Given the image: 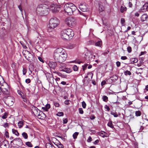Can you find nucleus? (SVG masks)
Returning <instances> with one entry per match:
<instances>
[{
  "instance_id": "c9c22d12",
  "label": "nucleus",
  "mask_w": 148,
  "mask_h": 148,
  "mask_svg": "<svg viewBox=\"0 0 148 148\" xmlns=\"http://www.w3.org/2000/svg\"><path fill=\"white\" fill-rule=\"evenodd\" d=\"M13 140L19 142L20 143H22V140L20 138H16Z\"/></svg>"
},
{
  "instance_id": "cd10ccee",
  "label": "nucleus",
  "mask_w": 148,
  "mask_h": 148,
  "mask_svg": "<svg viewBox=\"0 0 148 148\" xmlns=\"http://www.w3.org/2000/svg\"><path fill=\"white\" fill-rule=\"evenodd\" d=\"M79 132H76L73 134V136L74 139H75L77 138V136L79 134Z\"/></svg>"
},
{
  "instance_id": "9d476101",
  "label": "nucleus",
  "mask_w": 148,
  "mask_h": 148,
  "mask_svg": "<svg viewBox=\"0 0 148 148\" xmlns=\"http://www.w3.org/2000/svg\"><path fill=\"white\" fill-rule=\"evenodd\" d=\"M47 80L51 84L54 83L53 78L52 74L49 73H47L45 74Z\"/></svg>"
},
{
  "instance_id": "0e129e2a",
  "label": "nucleus",
  "mask_w": 148,
  "mask_h": 148,
  "mask_svg": "<svg viewBox=\"0 0 148 148\" xmlns=\"http://www.w3.org/2000/svg\"><path fill=\"white\" fill-rule=\"evenodd\" d=\"M106 82L105 81V80L101 82V86H103V85H105V84H106Z\"/></svg>"
},
{
  "instance_id": "e2e57ef3",
  "label": "nucleus",
  "mask_w": 148,
  "mask_h": 148,
  "mask_svg": "<svg viewBox=\"0 0 148 148\" xmlns=\"http://www.w3.org/2000/svg\"><path fill=\"white\" fill-rule=\"evenodd\" d=\"M69 100H66L64 101V103L65 104L68 105L69 104Z\"/></svg>"
},
{
  "instance_id": "6e6552de",
  "label": "nucleus",
  "mask_w": 148,
  "mask_h": 148,
  "mask_svg": "<svg viewBox=\"0 0 148 148\" xmlns=\"http://www.w3.org/2000/svg\"><path fill=\"white\" fill-rule=\"evenodd\" d=\"M23 53L25 58L29 61L31 62L33 61L34 59L33 56L29 52L24 50L23 52Z\"/></svg>"
},
{
  "instance_id": "1a4fd4ad",
  "label": "nucleus",
  "mask_w": 148,
  "mask_h": 148,
  "mask_svg": "<svg viewBox=\"0 0 148 148\" xmlns=\"http://www.w3.org/2000/svg\"><path fill=\"white\" fill-rule=\"evenodd\" d=\"M84 57L86 60H93V55L91 51H88L86 52Z\"/></svg>"
},
{
  "instance_id": "c756f323",
  "label": "nucleus",
  "mask_w": 148,
  "mask_h": 148,
  "mask_svg": "<svg viewBox=\"0 0 148 148\" xmlns=\"http://www.w3.org/2000/svg\"><path fill=\"white\" fill-rule=\"evenodd\" d=\"M102 99L104 101L106 102H107L108 101V97L105 95L103 96L102 97Z\"/></svg>"
},
{
  "instance_id": "79ce46f5",
  "label": "nucleus",
  "mask_w": 148,
  "mask_h": 148,
  "mask_svg": "<svg viewBox=\"0 0 148 148\" xmlns=\"http://www.w3.org/2000/svg\"><path fill=\"white\" fill-rule=\"evenodd\" d=\"M56 115L58 116H62L64 115V113L62 112H59L56 114Z\"/></svg>"
},
{
  "instance_id": "f8f14e48",
  "label": "nucleus",
  "mask_w": 148,
  "mask_h": 148,
  "mask_svg": "<svg viewBox=\"0 0 148 148\" xmlns=\"http://www.w3.org/2000/svg\"><path fill=\"white\" fill-rule=\"evenodd\" d=\"M48 65L50 68L54 69L56 65V63L55 62H49Z\"/></svg>"
},
{
  "instance_id": "72a5a7b5",
  "label": "nucleus",
  "mask_w": 148,
  "mask_h": 148,
  "mask_svg": "<svg viewBox=\"0 0 148 148\" xmlns=\"http://www.w3.org/2000/svg\"><path fill=\"white\" fill-rule=\"evenodd\" d=\"M25 144L29 147H32V145L31 143L30 142H27Z\"/></svg>"
},
{
  "instance_id": "6e6d98bb",
  "label": "nucleus",
  "mask_w": 148,
  "mask_h": 148,
  "mask_svg": "<svg viewBox=\"0 0 148 148\" xmlns=\"http://www.w3.org/2000/svg\"><path fill=\"white\" fill-rule=\"evenodd\" d=\"M121 23L122 25H123L125 22V19L123 18H122L121 20Z\"/></svg>"
},
{
  "instance_id": "8fccbe9b",
  "label": "nucleus",
  "mask_w": 148,
  "mask_h": 148,
  "mask_svg": "<svg viewBox=\"0 0 148 148\" xmlns=\"http://www.w3.org/2000/svg\"><path fill=\"white\" fill-rule=\"evenodd\" d=\"M53 104L56 107H58L59 106V103L57 102H53Z\"/></svg>"
},
{
  "instance_id": "49530a36",
  "label": "nucleus",
  "mask_w": 148,
  "mask_h": 148,
  "mask_svg": "<svg viewBox=\"0 0 148 148\" xmlns=\"http://www.w3.org/2000/svg\"><path fill=\"white\" fill-rule=\"evenodd\" d=\"M82 105L83 108H86V104L84 101H83L82 102Z\"/></svg>"
},
{
  "instance_id": "f3484780",
  "label": "nucleus",
  "mask_w": 148,
  "mask_h": 148,
  "mask_svg": "<svg viewBox=\"0 0 148 148\" xmlns=\"http://www.w3.org/2000/svg\"><path fill=\"white\" fill-rule=\"evenodd\" d=\"M41 1L44 3L42 4H47L48 3H49V4L48 5L49 6V5H50V1H51V0H40Z\"/></svg>"
},
{
  "instance_id": "bf43d9fd",
  "label": "nucleus",
  "mask_w": 148,
  "mask_h": 148,
  "mask_svg": "<svg viewBox=\"0 0 148 148\" xmlns=\"http://www.w3.org/2000/svg\"><path fill=\"white\" fill-rule=\"evenodd\" d=\"M127 57L125 56H122L121 57V59L122 60H125L127 59Z\"/></svg>"
},
{
  "instance_id": "bb28decb",
  "label": "nucleus",
  "mask_w": 148,
  "mask_h": 148,
  "mask_svg": "<svg viewBox=\"0 0 148 148\" xmlns=\"http://www.w3.org/2000/svg\"><path fill=\"white\" fill-rule=\"evenodd\" d=\"M22 135L23 137L25 139H27L28 138V135L25 132H23L22 134Z\"/></svg>"
},
{
  "instance_id": "4468645a",
  "label": "nucleus",
  "mask_w": 148,
  "mask_h": 148,
  "mask_svg": "<svg viewBox=\"0 0 148 148\" xmlns=\"http://www.w3.org/2000/svg\"><path fill=\"white\" fill-rule=\"evenodd\" d=\"M7 101L8 103V105L10 106L14 103V102L12 99L10 98H8L7 100Z\"/></svg>"
},
{
  "instance_id": "393cba45",
  "label": "nucleus",
  "mask_w": 148,
  "mask_h": 148,
  "mask_svg": "<svg viewBox=\"0 0 148 148\" xmlns=\"http://www.w3.org/2000/svg\"><path fill=\"white\" fill-rule=\"evenodd\" d=\"M12 132L16 136H18L19 135V133L17 130L13 129H12Z\"/></svg>"
},
{
  "instance_id": "7ed1b4c3",
  "label": "nucleus",
  "mask_w": 148,
  "mask_h": 148,
  "mask_svg": "<svg viewBox=\"0 0 148 148\" xmlns=\"http://www.w3.org/2000/svg\"><path fill=\"white\" fill-rule=\"evenodd\" d=\"M77 9V7L72 3H67L64 7V11L68 15H71Z\"/></svg>"
},
{
  "instance_id": "dca6fc26",
  "label": "nucleus",
  "mask_w": 148,
  "mask_h": 148,
  "mask_svg": "<svg viewBox=\"0 0 148 148\" xmlns=\"http://www.w3.org/2000/svg\"><path fill=\"white\" fill-rule=\"evenodd\" d=\"M148 18L147 15L146 14H143L141 17L142 20L143 21H145L147 20Z\"/></svg>"
},
{
  "instance_id": "9b49d317",
  "label": "nucleus",
  "mask_w": 148,
  "mask_h": 148,
  "mask_svg": "<svg viewBox=\"0 0 148 148\" xmlns=\"http://www.w3.org/2000/svg\"><path fill=\"white\" fill-rule=\"evenodd\" d=\"M79 8L80 10L83 12H87L88 10V9L85 5H84L80 4L79 6Z\"/></svg>"
},
{
  "instance_id": "4c0bfd02",
  "label": "nucleus",
  "mask_w": 148,
  "mask_h": 148,
  "mask_svg": "<svg viewBox=\"0 0 148 148\" xmlns=\"http://www.w3.org/2000/svg\"><path fill=\"white\" fill-rule=\"evenodd\" d=\"M124 73L125 75H130L131 74V72L130 71H126L124 72Z\"/></svg>"
},
{
  "instance_id": "69168bd1",
  "label": "nucleus",
  "mask_w": 148,
  "mask_h": 148,
  "mask_svg": "<svg viewBox=\"0 0 148 148\" xmlns=\"http://www.w3.org/2000/svg\"><path fill=\"white\" fill-rule=\"evenodd\" d=\"M18 8H19V10L21 11V12L22 13L23 12V9L22 8L21 6V5H19L18 6Z\"/></svg>"
},
{
  "instance_id": "3c124183",
  "label": "nucleus",
  "mask_w": 148,
  "mask_h": 148,
  "mask_svg": "<svg viewBox=\"0 0 148 148\" xmlns=\"http://www.w3.org/2000/svg\"><path fill=\"white\" fill-rule=\"evenodd\" d=\"M104 108L105 109H106V110L108 111H109L110 109L109 107L107 105H105L104 106Z\"/></svg>"
},
{
  "instance_id": "5fc2aeb1",
  "label": "nucleus",
  "mask_w": 148,
  "mask_h": 148,
  "mask_svg": "<svg viewBox=\"0 0 148 148\" xmlns=\"http://www.w3.org/2000/svg\"><path fill=\"white\" fill-rule=\"evenodd\" d=\"M131 47H127V50L129 53H130L131 52Z\"/></svg>"
},
{
  "instance_id": "c03bdc74",
  "label": "nucleus",
  "mask_w": 148,
  "mask_h": 148,
  "mask_svg": "<svg viewBox=\"0 0 148 148\" xmlns=\"http://www.w3.org/2000/svg\"><path fill=\"white\" fill-rule=\"evenodd\" d=\"M22 97L23 99V101L24 102H27V98H26L25 96V95H23V97Z\"/></svg>"
},
{
  "instance_id": "6ab92c4d",
  "label": "nucleus",
  "mask_w": 148,
  "mask_h": 148,
  "mask_svg": "<svg viewBox=\"0 0 148 148\" xmlns=\"http://www.w3.org/2000/svg\"><path fill=\"white\" fill-rule=\"evenodd\" d=\"M148 7V2H146L141 8L142 10H147Z\"/></svg>"
},
{
  "instance_id": "774afa93",
  "label": "nucleus",
  "mask_w": 148,
  "mask_h": 148,
  "mask_svg": "<svg viewBox=\"0 0 148 148\" xmlns=\"http://www.w3.org/2000/svg\"><path fill=\"white\" fill-rule=\"evenodd\" d=\"M129 6L130 7V8H131L132 7V4L131 3V2H130V1H129Z\"/></svg>"
},
{
  "instance_id": "13d9d810",
  "label": "nucleus",
  "mask_w": 148,
  "mask_h": 148,
  "mask_svg": "<svg viewBox=\"0 0 148 148\" xmlns=\"http://www.w3.org/2000/svg\"><path fill=\"white\" fill-rule=\"evenodd\" d=\"M116 66L117 67H119L120 66L121 63L119 61H117L116 63Z\"/></svg>"
},
{
  "instance_id": "7c9ffc66",
  "label": "nucleus",
  "mask_w": 148,
  "mask_h": 148,
  "mask_svg": "<svg viewBox=\"0 0 148 148\" xmlns=\"http://www.w3.org/2000/svg\"><path fill=\"white\" fill-rule=\"evenodd\" d=\"M108 125L111 128H113L114 126L111 121H110L108 123Z\"/></svg>"
},
{
  "instance_id": "052dcab7",
  "label": "nucleus",
  "mask_w": 148,
  "mask_h": 148,
  "mask_svg": "<svg viewBox=\"0 0 148 148\" xmlns=\"http://www.w3.org/2000/svg\"><path fill=\"white\" fill-rule=\"evenodd\" d=\"M89 75L91 76V77H92V74L91 73H90V72L89 73L87 74V76H86V77L87 78V77H88V76Z\"/></svg>"
},
{
  "instance_id": "58836bf2",
  "label": "nucleus",
  "mask_w": 148,
  "mask_h": 148,
  "mask_svg": "<svg viewBox=\"0 0 148 148\" xmlns=\"http://www.w3.org/2000/svg\"><path fill=\"white\" fill-rule=\"evenodd\" d=\"M111 114L113 115L115 117H116L118 116V115L117 113L114 112H111Z\"/></svg>"
},
{
  "instance_id": "338daca9",
  "label": "nucleus",
  "mask_w": 148,
  "mask_h": 148,
  "mask_svg": "<svg viewBox=\"0 0 148 148\" xmlns=\"http://www.w3.org/2000/svg\"><path fill=\"white\" fill-rule=\"evenodd\" d=\"M99 135H100V136H102L104 138L105 137V136L104 135V134L103 132H99Z\"/></svg>"
},
{
  "instance_id": "a878e982",
  "label": "nucleus",
  "mask_w": 148,
  "mask_h": 148,
  "mask_svg": "<svg viewBox=\"0 0 148 148\" xmlns=\"http://www.w3.org/2000/svg\"><path fill=\"white\" fill-rule=\"evenodd\" d=\"M99 10L100 12L103 11L104 10V7L101 5L99 3Z\"/></svg>"
},
{
  "instance_id": "864d4df0",
  "label": "nucleus",
  "mask_w": 148,
  "mask_h": 148,
  "mask_svg": "<svg viewBox=\"0 0 148 148\" xmlns=\"http://www.w3.org/2000/svg\"><path fill=\"white\" fill-rule=\"evenodd\" d=\"M68 122V119H63V122L64 124H66Z\"/></svg>"
},
{
  "instance_id": "09e8293b",
  "label": "nucleus",
  "mask_w": 148,
  "mask_h": 148,
  "mask_svg": "<svg viewBox=\"0 0 148 148\" xmlns=\"http://www.w3.org/2000/svg\"><path fill=\"white\" fill-rule=\"evenodd\" d=\"M79 112L80 114H82L84 113V111L83 110V109L82 108H80L79 109Z\"/></svg>"
},
{
  "instance_id": "2eb2a0df",
  "label": "nucleus",
  "mask_w": 148,
  "mask_h": 148,
  "mask_svg": "<svg viewBox=\"0 0 148 148\" xmlns=\"http://www.w3.org/2000/svg\"><path fill=\"white\" fill-rule=\"evenodd\" d=\"M63 71L67 73H70L72 71V69L70 68L66 67L62 71Z\"/></svg>"
},
{
  "instance_id": "2f4dec72",
  "label": "nucleus",
  "mask_w": 148,
  "mask_h": 148,
  "mask_svg": "<svg viewBox=\"0 0 148 148\" xmlns=\"http://www.w3.org/2000/svg\"><path fill=\"white\" fill-rule=\"evenodd\" d=\"M135 115L137 116H140L141 114V113L140 111H138L135 112Z\"/></svg>"
},
{
  "instance_id": "4be33fe9",
  "label": "nucleus",
  "mask_w": 148,
  "mask_h": 148,
  "mask_svg": "<svg viewBox=\"0 0 148 148\" xmlns=\"http://www.w3.org/2000/svg\"><path fill=\"white\" fill-rule=\"evenodd\" d=\"M59 67L62 69V71L66 67V64L64 63H61L60 64Z\"/></svg>"
},
{
  "instance_id": "a18cd8bd",
  "label": "nucleus",
  "mask_w": 148,
  "mask_h": 148,
  "mask_svg": "<svg viewBox=\"0 0 148 148\" xmlns=\"http://www.w3.org/2000/svg\"><path fill=\"white\" fill-rule=\"evenodd\" d=\"M88 64H85L84 65L82 66V69L84 71L86 69V68L87 66H88Z\"/></svg>"
},
{
  "instance_id": "ea45409f",
  "label": "nucleus",
  "mask_w": 148,
  "mask_h": 148,
  "mask_svg": "<svg viewBox=\"0 0 148 148\" xmlns=\"http://www.w3.org/2000/svg\"><path fill=\"white\" fill-rule=\"evenodd\" d=\"M65 0H57L59 4H62L65 2Z\"/></svg>"
},
{
  "instance_id": "de8ad7c7",
  "label": "nucleus",
  "mask_w": 148,
  "mask_h": 148,
  "mask_svg": "<svg viewBox=\"0 0 148 148\" xmlns=\"http://www.w3.org/2000/svg\"><path fill=\"white\" fill-rule=\"evenodd\" d=\"M27 72L26 69L25 68H23V73L24 75H25Z\"/></svg>"
},
{
  "instance_id": "4d7b16f0",
  "label": "nucleus",
  "mask_w": 148,
  "mask_h": 148,
  "mask_svg": "<svg viewBox=\"0 0 148 148\" xmlns=\"http://www.w3.org/2000/svg\"><path fill=\"white\" fill-rule=\"evenodd\" d=\"M30 82L31 80L29 79H27L25 80V82L27 84L30 83Z\"/></svg>"
},
{
  "instance_id": "20e7f679",
  "label": "nucleus",
  "mask_w": 148,
  "mask_h": 148,
  "mask_svg": "<svg viewBox=\"0 0 148 148\" xmlns=\"http://www.w3.org/2000/svg\"><path fill=\"white\" fill-rule=\"evenodd\" d=\"M49 4V3H48L47 4H41L39 5L36 9L37 14L39 16H42L46 14L45 12H46V10L49 8L48 5Z\"/></svg>"
},
{
  "instance_id": "39448f33",
  "label": "nucleus",
  "mask_w": 148,
  "mask_h": 148,
  "mask_svg": "<svg viewBox=\"0 0 148 148\" xmlns=\"http://www.w3.org/2000/svg\"><path fill=\"white\" fill-rule=\"evenodd\" d=\"M59 20L56 17H53L50 20L49 22V27L47 30L48 32H50L53 29L58 26L59 24Z\"/></svg>"
},
{
  "instance_id": "aec40b11",
  "label": "nucleus",
  "mask_w": 148,
  "mask_h": 148,
  "mask_svg": "<svg viewBox=\"0 0 148 148\" xmlns=\"http://www.w3.org/2000/svg\"><path fill=\"white\" fill-rule=\"evenodd\" d=\"M130 61L132 63H136L138 62V60L136 58H132L130 59Z\"/></svg>"
},
{
  "instance_id": "ddd939ff",
  "label": "nucleus",
  "mask_w": 148,
  "mask_h": 148,
  "mask_svg": "<svg viewBox=\"0 0 148 148\" xmlns=\"http://www.w3.org/2000/svg\"><path fill=\"white\" fill-rule=\"evenodd\" d=\"M0 90L3 93L6 95H8L9 94V91L8 89L5 88H1Z\"/></svg>"
},
{
  "instance_id": "37998d69",
  "label": "nucleus",
  "mask_w": 148,
  "mask_h": 148,
  "mask_svg": "<svg viewBox=\"0 0 148 148\" xmlns=\"http://www.w3.org/2000/svg\"><path fill=\"white\" fill-rule=\"evenodd\" d=\"M37 110H38V109L36 107L33 106L32 107V111L33 112H36V111H37Z\"/></svg>"
},
{
  "instance_id": "473e14b6",
  "label": "nucleus",
  "mask_w": 148,
  "mask_h": 148,
  "mask_svg": "<svg viewBox=\"0 0 148 148\" xmlns=\"http://www.w3.org/2000/svg\"><path fill=\"white\" fill-rule=\"evenodd\" d=\"M18 126L20 128H21L23 126V122L22 121H19L18 123Z\"/></svg>"
},
{
  "instance_id": "0eeeda50",
  "label": "nucleus",
  "mask_w": 148,
  "mask_h": 148,
  "mask_svg": "<svg viewBox=\"0 0 148 148\" xmlns=\"http://www.w3.org/2000/svg\"><path fill=\"white\" fill-rule=\"evenodd\" d=\"M61 5L56 3H52L50 4L49 8L48 9H50L53 12H56L59 11L61 9Z\"/></svg>"
},
{
  "instance_id": "f257e3e1",
  "label": "nucleus",
  "mask_w": 148,
  "mask_h": 148,
  "mask_svg": "<svg viewBox=\"0 0 148 148\" xmlns=\"http://www.w3.org/2000/svg\"><path fill=\"white\" fill-rule=\"evenodd\" d=\"M67 57V54L63 48H58L55 51L53 58L55 61L62 63L66 60Z\"/></svg>"
},
{
  "instance_id": "a19ab883",
  "label": "nucleus",
  "mask_w": 148,
  "mask_h": 148,
  "mask_svg": "<svg viewBox=\"0 0 148 148\" xmlns=\"http://www.w3.org/2000/svg\"><path fill=\"white\" fill-rule=\"evenodd\" d=\"M78 11L79 14L80 15H82L84 16V17H85L86 18V17H87V15H86L85 14V13H83L82 12H81L80 11L78 10Z\"/></svg>"
},
{
  "instance_id": "5701e85b",
  "label": "nucleus",
  "mask_w": 148,
  "mask_h": 148,
  "mask_svg": "<svg viewBox=\"0 0 148 148\" xmlns=\"http://www.w3.org/2000/svg\"><path fill=\"white\" fill-rule=\"evenodd\" d=\"M127 10V8L123 6H121L120 8L121 12L122 13H123L124 12L126 11Z\"/></svg>"
},
{
  "instance_id": "412c9836",
  "label": "nucleus",
  "mask_w": 148,
  "mask_h": 148,
  "mask_svg": "<svg viewBox=\"0 0 148 148\" xmlns=\"http://www.w3.org/2000/svg\"><path fill=\"white\" fill-rule=\"evenodd\" d=\"M53 143L59 148H63V145L59 142H58V143Z\"/></svg>"
},
{
  "instance_id": "423d86ee",
  "label": "nucleus",
  "mask_w": 148,
  "mask_h": 148,
  "mask_svg": "<svg viewBox=\"0 0 148 148\" xmlns=\"http://www.w3.org/2000/svg\"><path fill=\"white\" fill-rule=\"evenodd\" d=\"M65 23L70 27L74 26L76 23V19L72 17L67 18L65 21Z\"/></svg>"
},
{
  "instance_id": "a211bd4d",
  "label": "nucleus",
  "mask_w": 148,
  "mask_h": 148,
  "mask_svg": "<svg viewBox=\"0 0 148 148\" xmlns=\"http://www.w3.org/2000/svg\"><path fill=\"white\" fill-rule=\"evenodd\" d=\"M50 108V105L49 104H47L45 106V107H42V108L43 110H45L46 111H47L48 109Z\"/></svg>"
},
{
  "instance_id": "680f3d73",
  "label": "nucleus",
  "mask_w": 148,
  "mask_h": 148,
  "mask_svg": "<svg viewBox=\"0 0 148 148\" xmlns=\"http://www.w3.org/2000/svg\"><path fill=\"white\" fill-rule=\"evenodd\" d=\"M38 58L40 61L42 62H44L43 59H42V58H41V57H38Z\"/></svg>"
},
{
  "instance_id": "b1692460",
  "label": "nucleus",
  "mask_w": 148,
  "mask_h": 148,
  "mask_svg": "<svg viewBox=\"0 0 148 148\" xmlns=\"http://www.w3.org/2000/svg\"><path fill=\"white\" fill-rule=\"evenodd\" d=\"M102 45V42L101 40H99L95 43V45L97 46L101 47Z\"/></svg>"
},
{
  "instance_id": "c85d7f7f",
  "label": "nucleus",
  "mask_w": 148,
  "mask_h": 148,
  "mask_svg": "<svg viewBox=\"0 0 148 148\" xmlns=\"http://www.w3.org/2000/svg\"><path fill=\"white\" fill-rule=\"evenodd\" d=\"M8 116V113L7 112H5L4 113V114L1 117L3 119H5Z\"/></svg>"
},
{
  "instance_id": "e433bc0d",
  "label": "nucleus",
  "mask_w": 148,
  "mask_h": 148,
  "mask_svg": "<svg viewBox=\"0 0 148 148\" xmlns=\"http://www.w3.org/2000/svg\"><path fill=\"white\" fill-rule=\"evenodd\" d=\"M46 148H52V145L49 143H47L46 144Z\"/></svg>"
},
{
  "instance_id": "f03ea898",
  "label": "nucleus",
  "mask_w": 148,
  "mask_h": 148,
  "mask_svg": "<svg viewBox=\"0 0 148 148\" xmlns=\"http://www.w3.org/2000/svg\"><path fill=\"white\" fill-rule=\"evenodd\" d=\"M74 34V32L72 29L68 28L61 31L60 36L64 40H69L72 38Z\"/></svg>"
},
{
  "instance_id": "f704fd0d",
  "label": "nucleus",
  "mask_w": 148,
  "mask_h": 148,
  "mask_svg": "<svg viewBox=\"0 0 148 148\" xmlns=\"http://www.w3.org/2000/svg\"><path fill=\"white\" fill-rule=\"evenodd\" d=\"M73 69L74 71H77L78 70V67L76 65H74L73 67Z\"/></svg>"
},
{
  "instance_id": "603ef678",
  "label": "nucleus",
  "mask_w": 148,
  "mask_h": 148,
  "mask_svg": "<svg viewBox=\"0 0 148 148\" xmlns=\"http://www.w3.org/2000/svg\"><path fill=\"white\" fill-rule=\"evenodd\" d=\"M18 94L21 96V97H23V95H24L23 93L20 91L18 90Z\"/></svg>"
}]
</instances>
